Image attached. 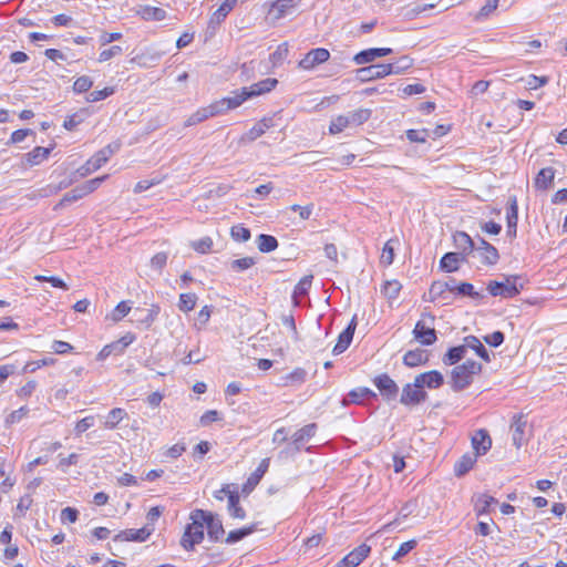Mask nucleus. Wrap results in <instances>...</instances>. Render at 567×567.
Listing matches in <instances>:
<instances>
[{
  "label": "nucleus",
  "instance_id": "f257e3e1",
  "mask_svg": "<svg viewBox=\"0 0 567 567\" xmlns=\"http://www.w3.org/2000/svg\"><path fill=\"white\" fill-rule=\"evenodd\" d=\"M526 284L527 280L520 275L504 276L503 281H489L487 290L493 297L509 299L517 296Z\"/></svg>",
  "mask_w": 567,
  "mask_h": 567
},
{
  "label": "nucleus",
  "instance_id": "f03ea898",
  "mask_svg": "<svg viewBox=\"0 0 567 567\" xmlns=\"http://www.w3.org/2000/svg\"><path fill=\"white\" fill-rule=\"evenodd\" d=\"M370 116L371 111L368 109H359L344 115H338L331 121L329 132L330 134H338L349 126L362 125Z\"/></svg>",
  "mask_w": 567,
  "mask_h": 567
},
{
  "label": "nucleus",
  "instance_id": "7ed1b4c3",
  "mask_svg": "<svg viewBox=\"0 0 567 567\" xmlns=\"http://www.w3.org/2000/svg\"><path fill=\"white\" fill-rule=\"evenodd\" d=\"M190 519L192 523L186 526L181 539V545L186 550H193L204 539V524L200 518L195 517V511L190 513Z\"/></svg>",
  "mask_w": 567,
  "mask_h": 567
},
{
  "label": "nucleus",
  "instance_id": "20e7f679",
  "mask_svg": "<svg viewBox=\"0 0 567 567\" xmlns=\"http://www.w3.org/2000/svg\"><path fill=\"white\" fill-rule=\"evenodd\" d=\"M195 517L200 518L202 523L206 525L207 535L210 540L218 542L223 538L225 529L217 514L204 509H195Z\"/></svg>",
  "mask_w": 567,
  "mask_h": 567
},
{
  "label": "nucleus",
  "instance_id": "39448f33",
  "mask_svg": "<svg viewBox=\"0 0 567 567\" xmlns=\"http://www.w3.org/2000/svg\"><path fill=\"white\" fill-rule=\"evenodd\" d=\"M422 318H427L430 323L433 324L435 317L431 313H422ZM413 336L416 340H419L423 346H432L437 340L436 331L434 328L426 326L424 320H420L416 322L413 329Z\"/></svg>",
  "mask_w": 567,
  "mask_h": 567
},
{
  "label": "nucleus",
  "instance_id": "423d86ee",
  "mask_svg": "<svg viewBox=\"0 0 567 567\" xmlns=\"http://www.w3.org/2000/svg\"><path fill=\"white\" fill-rule=\"evenodd\" d=\"M233 94V96L223 97L212 103L217 115L234 110L240 106L245 101L249 100V94H247L246 90H243V87L234 91Z\"/></svg>",
  "mask_w": 567,
  "mask_h": 567
},
{
  "label": "nucleus",
  "instance_id": "0eeeda50",
  "mask_svg": "<svg viewBox=\"0 0 567 567\" xmlns=\"http://www.w3.org/2000/svg\"><path fill=\"white\" fill-rule=\"evenodd\" d=\"M427 400V393L413 383H406L401 392L400 402L405 406H415Z\"/></svg>",
  "mask_w": 567,
  "mask_h": 567
},
{
  "label": "nucleus",
  "instance_id": "6e6552de",
  "mask_svg": "<svg viewBox=\"0 0 567 567\" xmlns=\"http://www.w3.org/2000/svg\"><path fill=\"white\" fill-rule=\"evenodd\" d=\"M317 432V424L316 423H309L305 425L303 427L296 431L291 436V447L289 452L291 453H298L302 450L305 444L311 440Z\"/></svg>",
  "mask_w": 567,
  "mask_h": 567
},
{
  "label": "nucleus",
  "instance_id": "1a4fd4ad",
  "mask_svg": "<svg viewBox=\"0 0 567 567\" xmlns=\"http://www.w3.org/2000/svg\"><path fill=\"white\" fill-rule=\"evenodd\" d=\"M390 74L391 66L385 65V63L363 66L357 71V78L362 82L382 79Z\"/></svg>",
  "mask_w": 567,
  "mask_h": 567
},
{
  "label": "nucleus",
  "instance_id": "9d476101",
  "mask_svg": "<svg viewBox=\"0 0 567 567\" xmlns=\"http://www.w3.org/2000/svg\"><path fill=\"white\" fill-rule=\"evenodd\" d=\"M373 384L385 400H394L398 396L399 386L395 381L391 379L386 373L377 375L373 379Z\"/></svg>",
  "mask_w": 567,
  "mask_h": 567
},
{
  "label": "nucleus",
  "instance_id": "9b49d317",
  "mask_svg": "<svg viewBox=\"0 0 567 567\" xmlns=\"http://www.w3.org/2000/svg\"><path fill=\"white\" fill-rule=\"evenodd\" d=\"M415 386L424 390L425 388L435 390L443 385L444 377L437 370H431L424 373H421L414 378Z\"/></svg>",
  "mask_w": 567,
  "mask_h": 567
},
{
  "label": "nucleus",
  "instance_id": "f8f14e48",
  "mask_svg": "<svg viewBox=\"0 0 567 567\" xmlns=\"http://www.w3.org/2000/svg\"><path fill=\"white\" fill-rule=\"evenodd\" d=\"M330 52L324 48H317L310 50L303 59L300 60L299 66L303 70H311L315 66L328 61Z\"/></svg>",
  "mask_w": 567,
  "mask_h": 567
},
{
  "label": "nucleus",
  "instance_id": "ddd939ff",
  "mask_svg": "<svg viewBox=\"0 0 567 567\" xmlns=\"http://www.w3.org/2000/svg\"><path fill=\"white\" fill-rule=\"evenodd\" d=\"M154 527H150L148 525H145L142 528L138 529H125L120 532L115 537L114 542H145L154 532Z\"/></svg>",
  "mask_w": 567,
  "mask_h": 567
},
{
  "label": "nucleus",
  "instance_id": "4468645a",
  "mask_svg": "<svg viewBox=\"0 0 567 567\" xmlns=\"http://www.w3.org/2000/svg\"><path fill=\"white\" fill-rule=\"evenodd\" d=\"M357 328V316H354L348 327L339 334L338 341L332 350L333 354L338 355L343 353L352 342L353 334Z\"/></svg>",
  "mask_w": 567,
  "mask_h": 567
},
{
  "label": "nucleus",
  "instance_id": "2eb2a0df",
  "mask_svg": "<svg viewBox=\"0 0 567 567\" xmlns=\"http://www.w3.org/2000/svg\"><path fill=\"white\" fill-rule=\"evenodd\" d=\"M393 51L391 48H370L362 50L353 56L355 64H367L373 62L378 58H382L391 54Z\"/></svg>",
  "mask_w": 567,
  "mask_h": 567
},
{
  "label": "nucleus",
  "instance_id": "dca6fc26",
  "mask_svg": "<svg viewBox=\"0 0 567 567\" xmlns=\"http://www.w3.org/2000/svg\"><path fill=\"white\" fill-rule=\"evenodd\" d=\"M472 446L474 449V455L480 456L487 453L492 446V439L488 432L484 429L477 430L472 436Z\"/></svg>",
  "mask_w": 567,
  "mask_h": 567
},
{
  "label": "nucleus",
  "instance_id": "f3484780",
  "mask_svg": "<svg viewBox=\"0 0 567 567\" xmlns=\"http://www.w3.org/2000/svg\"><path fill=\"white\" fill-rule=\"evenodd\" d=\"M473 382V378L467 374L460 365L451 371V386L455 392H460L468 388Z\"/></svg>",
  "mask_w": 567,
  "mask_h": 567
},
{
  "label": "nucleus",
  "instance_id": "a211bd4d",
  "mask_svg": "<svg viewBox=\"0 0 567 567\" xmlns=\"http://www.w3.org/2000/svg\"><path fill=\"white\" fill-rule=\"evenodd\" d=\"M506 221H507V235L511 237H515L516 231H517V221H518V204H517L516 196H511L508 198Z\"/></svg>",
  "mask_w": 567,
  "mask_h": 567
},
{
  "label": "nucleus",
  "instance_id": "6ab92c4d",
  "mask_svg": "<svg viewBox=\"0 0 567 567\" xmlns=\"http://www.w3.org/2000/svg\"><path fill=\"white\" fill-rule=\"evenodd\" d=\"M107 161L104 157V154H101L99 151L89 158L81 167L76 169V174L80 177H86L87 175L94 173L100 167H102Z\"/></svg>",
  "mask_w": 567,
  "mask_h": 567
},
{
  "label": "nucleus",
  "instance_id": "aec40b11",
  "mask_svg": "<svg viewBox=\"0 0 567 567\" xmlns=\"http://www.w3.org/2000/svg\"><path fill=\"white\" fill-rule=\"evenodd\" d=\"M278 84V80L274 78H267L257 83L251 84L250 86H245L243 90H246V93L249 94V99L259 96L261 94L268 93L276 87Z\"/></svg>",
  "mask_w": 567,
  "mask_h": 567
},
{
  "label": "nucleus",
  "instance_id": "412c9836",
  "mask_svg": "<svg viewBox=\"0 0 567 567\" xmlns=\"http://www.w3.org/2000/svg\"><path fill=\"white\" fill-rule=\"evenodd\" d=\"M370 551V546L361 544L342 558L343 564L349 565V567H357L369 556Z\"/></svg>",
  "mask_w": 567,
  "mask_h": 567
},
{
  "label": "nucleus",
  "instance_id": "4be33fe9",
  "mask_svg": "<svg viewBox=\"0 0 567 567\" xmlns=\"http://www.w3.org/2000/svg\"><path fill=\"white\" fill-rule=\"evenodd\" d=\"M377 394L369 388H357L351 390L342 400L343 405L360 404L364 400L374 399Z\"/></svg>",
  "mask_w": 567,
  "mask_h": 567
},
{
  "label": "nucleus",
  "instance_id": "5701e85b",
  "mask_svg": "<svg viewBox=\"0 0 567 567\" xmlns=\"http://www.w3.org/2000/svg\"><path fill=\"white\" fill-rule=\"evenodd\" d=\"M238 0H224V2L219 6V8L212 14L209 19V28H215L219 25L230 11L235 8Z\"/></svg>",
  "mask_w": 567,
  "mask_h": 567
},
{
  "label": "nucleus",
  "instance_id": "b1692460",
  "mask_svg": "<svg viewBox=\"0 0 567 567\" xmlns=\"http://www.w3.org/2000/svg\"><path fill=\"white\" fill-rule=\"evenodd\" d=\"M453 243H454V246L460 250L458 252L464 254L465 258L475 248L474 240L465 231H456L453 235Z\"/></svg>",
  "mask_w": 567,
  "mask_h": 567
},
{
  "label": "nucleus",
  "instance_id": "393cba45",
  "mask_svg": "<svg viewBox=\"0 0 567 567\" xmlns=\"http://www.w3.org/2000/svg\"><path fill=\"white\" fill-rule=\"evenodd\" d=\"M465 259L464 254L450 251L444 254L441 258L440 267L446 272H453L458 269L460 262Z\"/></svg>",
  "mask_w": 567,
  "mask_h": 567
},
{
  "label": "nucleus",
  "instance_id": "a878e982",
  "mask_svg": "<svg viewBox=\"0 0 567 567\" xmlns=\"http://www.w3.org/2000/svg\"><path fill=\"white\" fill-rule=\"evenodd\" d=\"M427 361H429V354L426 353L425 350H422L419 348L414 349V350H409L403 355V363H404V365H406L409 368H415V367L425 364V363H427Z\"/></svg>",
  "mask_w": 567,
  "mask_h": 567
},
{
  "label": "nucleus",
  "instance_id": "bb28decb",
  "mask_svg": "<svg viewBox=\"0 0 567 567\" xmlns=\"http://www.w3.org/2000/svg\"><path fill=\"white\" fill-rule=\"evenodd\" d=\"M526 420L522 415H515L511 425L513 444L519 449L524 443Z\"/></svg>",
  "mask_w": 567,
  "mask_h": 567
},
{
  "label": "nucleus",
  "instance_id": "cd10ccee",
  "mask_svg": "<svg viewBox=\"0 0 567 567\" xmlns=\"http://www.w3.org/2000/svg\"><path fill=\"white\" fill-rule=\"evenodd\" d=\"M477 456L473 453L464 454L455 464H454V474L457 477H462L467 474L476 463Z\"/></svg>",
  "mask_w": 567,
  "mask_h": 567
},
{
  "label": "nucleus",
  "instance_id": "c85d7f7f",
  "mask_svg": "<svg viewBox=\"0 0 567 567\" xmlns=\"http://www.w3.org/2000/svg\"><path fill=\"white\" fill-rule=\"evenodd\" d=\"M555 178V169L553 167L542 168L534 182V185L537 189H548L554 183Z\"/></svg>",
  "mask_w": 567,
  "mask_h": 567
},
{
  "label": "nucleus",
  "instance_id": "c756f323",
  "mask_svg": "<svg viewBox=\"0 0 567 567\" xmlns=\"http://www.w3.org/2000/svg\"><path fill=\"white\" fill-rule=\"evenodd\" d=\"M127 412L122 408L112 409L103 422V426L107 430H114L121 421L127 417Z\"/></svg>",
  "mask_w": 567,
  "mask_h": 567
},
{
  "label": "nucleus",
  "instance_id": "7c9ffc66",
  "mask_svg": "<svg viewBox=\"0 0 567 567\" xmlns=\"http://www.w3.org/2000/svg\"><path fill=\"white\" fill-rule=\"evenodd\" d=\"M53 147H41L37 146L31 152L25 154L27 163L30 166H35L41 164L44 159L48 158Z\"/></svg>",
  "mask_w": 567,
  "mask_h": 567
},
{
  "label": "nucleus",
  "instance_id": "2f4dec72",
  "mask_svg": "<svg viewBox=\"0 0 567 567\" xmlns=\"http://www.w3.org/2000/svg\"><path fill=\"white\" fill-rule=\"evenodd\" d=\"M217 114L215 113V110H214V106L210 104L206 107H202L199 110H197L195 113H193L185 122V126H193V125H196L198 123H202L204 122L205 120L212 117V116H216Z\"/></svg>",
  "mask_w": 567,
  "mask_h": 567
},
{
  "label": "nucleus",
  "instance_id": "473e14b6",
  "mask_svg": "<svg viewBox=\"0 0 567 567\" xmlns=\"http://www.w3.org/2000/svg\"><path fill=\"white\" fill-rule=\"evenodd\" d=\"M313 277L311 275L303 276L299 282L296 285L292 293V300L296 306L300 305L299 298H302L308 295L309 289L311 288Z\"/></svg>",
  "mask_w": 567,
  "mask_h": 567
},
{
  "label": "nucleus",
  "instance_id": "72a5a7b5",
  "mask_svg": "<svg viewBox=\"0 0 567 567\" xmlns=\"http://www.w3.org/2000/svg\"><path fill=\"white\" fill-rule=\"evenodd\" d=\"M466 354L465 343L457 347H452L443 355L442 361L445 365H454L460 362Z\"/></svg>",
  "mask_w": 567,
  "mask_h": 567
},
{
  "label": "nucleus",
  "instance_id": "f704fd0d",
  "mask_svg": "<svg viewBox=\"0 0 567 567\" xmlns=\"http://www.w3.org/2000/svg\"><path fill=\"white\" fill-rule=\"evenodd\" d=\"M464 342H465L466 349L471 348L484 361H486V362L491 361L488 351L486 350V348L483 346V343L481 342V340L477 337H475V336H467V337L464 338Z\"/></svg>",
  "mask_w": 567,
  "mask_h": 567
},
{
  "label": "nucleus",
  "instance_id": "c9c22d12",
  "mask_svg": "<svg viewBox=\"0 0 567 567\" xmlns=\"http://www.w3.org/2000/svg\"><path fill=\"white\" fill-rule=\"evenodd\" d=\"M227 508L233 518L244 519L246 517V512L239 504V494L237 491L229 494Z\"/></svg>",
  "mask_w": 567,
  "mask_h": 567
},
{
  "label": "nucleus",
  "instance_id": "e433bc0d",
  "mask_svg": "<svg viewBox=\"0 0 567 567\" xmlns=\"http://www.w3.org/2000/svg\"><path fill=\"white\" fill-rule=\"evenodd\" d=\"M493 504H497V499L494 498L493 496L487 495V494L478 495L477 499L475 502V506H474L476 515L481 516V515H484V514H488L489 513V507Z\"/></svg>",
  "mask_w": 567,
  "mask_h": 567
},
{
  "label": "nucleus",
  "instance_id": "4c0bfd02",
  "mask_svg": "<svg viewBox=\"0 0 567 567\" xmlns=\"http://www.w3.org/2000/svg\"><path fill=\"white\" fill-rule=\"evenodd\" d=\"M256 243L261 252H271L278 247L277 238L271 235L260 234Z\"/></svg>",
  "mask_w": 567,
  "mask_h": 567
},
{
  "label": "nucleus",
  "instance_id": "58836bf2",
  "mask_svg": "<svg viewBox=\"0 0 567 567\" xmlns=\"http://www.w3.org/2000/svg\"><path fill=\"white\" fill-rule=\"evenodd\" d=\"M429 295H430L431 301H435L439 299L447 300L449 299L447 286L445 285V282H443L441 280L434 281V282H432V285L429 289Z\"/></svg>",
  "mask_w": 567,
  "mask_h": 567
},
{
  "label": "nucleus",
  "instance_id": "ea45409f",
  "mask_svg": "<svg viewBox=\"0 0 567 567\" xmlns=\"http://www.w3.org/2000/svg\"><path fill=\"white\" fill-rule=\"evenodd\" d=\"M85 196L84 192L82 190L81 186H76L72 190L68 192L63 195L61 200L56 204L55 209L63 208L68 205H70L73 202H76Z\"/></svg>",
  "mask_w": 567,
  "mask_h": 567
},
{
  "label": "nucleus",
  "instance_id": "a19ab883",
  "mask_svg": "<svg viewBox=\"0 0 567 567\" xmlns=\"http://www.w3.org/2000/svg\"><path fill=\"white\" fill-rule=\"evenodd\" d=\"M478 251L484 265L493 266L499 260L498 250L493 245H487L484 249Z\"/></svg>",
  "mask_w": 567,
  "mask_h": 567
},
{
  "label": "nucleus",
  "instance_id": "79ce46f5",
  "mask_svg": "<svg viewBox=\"0 0 567 567\" xmlns=\"http://www.w3.org/2000/svg\"><path fill=\"white\" fill-rule=\"evenodd\" d=\"M142 18L151 21H162L166 18V11L151 6H145L141 10Z\"/></svg>",
  "mask_w": 567,
  "mask_h": 567
},
{
  "label": "nucleus",
  "instance_id": "37998d69",
  "mask_svg": "<svg viewBox=\"0 0 567 567\" xmlns=\"http://www.w3.org/2000/svg\"><path fill=\"white\" fill-rule=\"evenodd\" d=\"M256 529V526L255 525H251L249 527H243V528H239V529H235V530H231L227 538L225 539V542L227 544H235L241 539H244L245 537H247L248 535L252 534Z\"/></svg>",
  "mask_w": 567,
  "mask_h": 567
},
{
  "label": "nucleus",
  "instance_id": "c03bdc74",
  "mask_svg": "<svg viewBox=\"0 0 567 567\" xmlns=\"http://www.w3.org/2000/svg\"><path fill=\"white\" fill-rule=\"evenodd\" d=\"M197 302V296L194 292L182 293L179 296L178 308L181 311H192Z\"/></svg>",
  "mask_w": 567,
  "mask_h": 567
},
{
  "label": "nucleus",
  "instance_id": "a18cd8bd",
  "mask_svg": "<svg viewBox=\"0 0 567 567\" xmlns=\"http://www.w3.org/2000/svg\"><path fill=\"white\" fill-rule=\"evenodd\" d=\"M307 372L302 368H296L293 371H291L289 374H287L285 380V385H295V384H301L306 381Z\"/></svg>",
  "mask_w": 567,
  "mask_h": 567
},
{
  "label": "nucleus",
  "instance_id": "49530a36",
  "mask_svg": "<svg viewBox=\"0 0 567 567\" xmlns=\"http://www.w3.org/2000/svg\"><path fill=\"white\" fill-rule=\"evenodd\" d=\"M230 236L235 241L245 243L250 239V230L241 224L235 225L230 229Z\"/></svg>",
  "mask_w": 567,
  "mask_h": 567
},
{
  "label": "nucleus",
  "instance_id": "de8ad7c7",
  "mask_svg": "<svg viewBox=\"0 0 567 567\" xmlns=\"http://www.w3.org/2000/svg\"><path fill=\"white\" fill-rule=\"evenodd\" d=\"M86 116V111L81 110L64 120L63 127L68 131H74L79 124H81Z\"/></svg>",
  "mask_w": 567,
  "mask_h": 567
},
{
  "label": "nucleus",
  "instance_id": "09e8293b",
  "mask_svg": "<svg viewBox=\"0 0 567 567\" xmlns=\"http://www.w3.org/2000/svg\"><path fill=\"white\" fill-rule=\"evenodd\" d=\"M269 464H270V460L269 458H264L258 467L255 470V472L249 476L248 478V483L251 484V485H256L259 483V481L261 480V477L266 474V472L268 471V467H269Z\"/></svg>",
  "mask_w": 567,
  "mask_h": 567
},
{
  "label": "nucleus",
  "instance_id": "8fccbe9b",
  "mask_svg": "<svg viewBox=\"0 0 567 567\" xmlns=\"http://www.w3.org/2000/svg\"><path fill=\"white\" fill-rule=\"evenodd\" d=\"M29 408L27 405L21 406L18 410L12 411L4 420V424L7 427L19 423L23 417H25L29 413Z\"/></svg>",
  "mask_w": 567,
  "mask_h": 567
},
{
  "label": "nucleus",
  "instance_id": "3c124183",
  "mask_svg": "<svg viewBox=\"0 0 567 567\" xmlns=\"http://www.w3.org/2000/svg\"><path fill=\"white\" fill-rule=\"evenodd\" d=\"M391 66V74H401L412 66V60L408 56H402L394 63H385Z\"/></svg>",
  "mask_w": 567,
  "mask_h": 567
},
{
  "label": "nucleus",
  "instance_id": "603ef678",
  "mask_svg": "<svg viewBox=\"0 0 567 567\" xmlns=\"http://www.w3.org/2000/svg\"><path fill=\"white\" fill-rule=\"evenodd\" d=\"M266 133V130L262 127V125L259 123V121L241 136V142L245 143H251L256 141L258 137L264 135Z\"/></svg>",
  "mask_w": 567,
  "mask_h": 567
},
{
  "label": "nucleus",
  "instance_id": "864d4df0",
  "mask_svg": "<svg viewBox=\"0 0 567 567\" xmlns=\"http://www.w3.org/2000/svg\"><path fill=\"white\" fill-rule=\"evenodd\" d=\"M256 264L255 258L252 257H244L240 259H234L230 261V269L240 272L244 271L250 267H252Z\"/></svg>",
  "mask_w": 567,
  "mask_h": 567
},
{
  "label": "nucleus",
  "instance_id": "5fc2aeb1",
  "mask_svg": "<svg viewBox=\"0 0 567 567\" xmlns=\"http://www.w3.org/2000/svg\"><path fill=\"white\" fill-rule=\"evenodd\" d=\"M93 85V81L87 75L79 76L74 83H73V91L75 93H85L87 92Z\"/></svg>",
  "mask_w": 567,
  "mask_h": 567
},
{
  "label": "nucleus",
  "instance_id": "6e6d98bb",
  "mask_svg": "<svg viewBox=\"0 0 567 567\" xmlns=\"http://www.w3.org/2000/svg\"><path fill=\"white\" fill-rule=\"evenodd\" d=\"M456 293L460 296L471 297L473 299H480L482 296L480 292L474 290V286L470 282H461L456 287Z\"/></svg>",
  "mask_w": 567,
  "mask_h": 567
},
{
  "label": "nucleus",
  "instance_id": "4d7b16f0",
  "mask_svg": "<svg viewBox=\"0 0 567 567\" xmlns=\"http://www.w3.org/2000/svg\"><path fill=\"white\" fill-rule=\"evenodd\" d=\"M107 177H109V175L95 177L93 179L86 181L85 183H83L80 186L86 196V195L93 193L95 189H97Z\"/></svg>",
  "mask_w": 567,
  "mask_h": 567
},
{
  "label": "nucleus",
  "instance_id": "13d9d810",
  "mask_svg": "<svg viewBox=\"0 0 567 567\" xmlns=\"http://www.w3.org/2000/svg\"><path fill=\"white\" fill-rule=\"evenodd\" d=\"M430 136L427 130H408L406 138L412 143H425Z\"/></svg>",
  "mask_w": 567,
  "mask_h": 567
},
{
  "label": "nucleus",
  "instance_id": "bf43d9fd",
  "mask_svg": "<svg viewBox=\"0 0 567 567\" xmlns=\"http://www.w3.org/2000/svg\"><path fill=\"white\" fill-rule=\"evenodd\" d=\"M113 93L114 89L111 86L104 87L103 90H95L87 95L86 101L91 103L99 102L109 97Z\"/></svg>",
  "mask_w": 567,
  "mask_h": 567
},
{
  "label": "nucleus",
  "instance_id": "052dcab7",
  "mask_svg": "<svg viewBox=\"0 0 567 567\" xmlns=\"http://www.w3.org/2000/svg\"><path fill=\"white\" fill-rule=\"evenodd\" d=\"M417 545V542L415 539H411L408 542H404L400 545L399 549L393 556V560H400L402 557L408 555L411 550H413Z\"/></svg>",
  "mask_w": 567,
  "mask_h": 567
},
{
  "label": "nucleus",
  "instance_id": "680f3d73",
  "mask_svg": "<svg viewBox=\"0 0 567 567\" xmlns=\"http://www.w3.org/2000/svg\"><path fill=\"white\" fill-rule=\"evenodd\" d=\"M192 247L197 252L206 254L210 251L213 247V239L210 237L200 238L199 240L193 241Z\"/></svg>",
  "mask_w": 567,
  "mask_h": 567
},
{
  "label": "nucleus",
  "instance_id": "e2e57ef3",
  "mask_svg": "<svg viewBox=\"0 0 567 567\" xmlns=\"http://www.w3.org/2000/svg\"><path fill=\"white\" fill-rule=\"evenodd\" d=\"M131 310V306L127 301H121L112 312V320L120 321L122 320Z\"/></svg>",
  "mask_w": 567,
  "mask_h": 567
},
{
  "label": "nucleus",
  "instance_id": "0e129e2a",
  "mask_svg": "<svg viewBox=\"0 0 567 567\" xmlns=\"http://www.w3.org/2000/svg\"><path fill=\"white\" fill-rule=\"evenodd\" d=\"M221 419L220 413L216 410L206 411L199 419V423L202 426H208L213 422L219 421Z\"/></svg>",
  "mask_w": 567,
  "mask_h": 567
},
{
  "label": "nucleus",
  "instance_id": "69168bd1",
  "mask_svg": "<svg viewBox=\"0 0 567 567\" xmlns=\"http://www.w3.org/2000/svg\"><path fill=\"white\" fill-rule=\"evenodd\" d=\"M123 49L120 45H113L110 49L103 50L99 55V62H106L116 55H120Z\"/></svg>",
  "mask_w": 567,
  "mask_h": 567
},
{
  "label": "nucleus",
  "instance_id": "338daca9",
  "mask_svg": "<svg viewBox=\"0 0 567 567\" xmlns=\"http://www.w3.org/2000/svg\"><path fill=\"white\" fill-rule=\"evenodd\" d=\"M167 254L166 252H157L154 255L151 259V267L154 268L157 271H162V269L165 267L167 262Z\"/></svg>",
  "mask_w": 567,
  "mask_h": 567
},
{
  "label": "nucleus",
  "instance_id": "774afa93",
  "mask_svg": "<svg viewBox=\"0 0 567 567\" xmlns=\"http://www.w3.org/2000/svg\"><path fill=\"white\" fill-rule=\"evenodd\" d=\"M504 340L505 336L502 331H494L493 333L484 337V341L494 348L499 347L504 342Z\"/></svg>",
  "mask_w": 567,
  "mask_h": 567
}]
</instances>
